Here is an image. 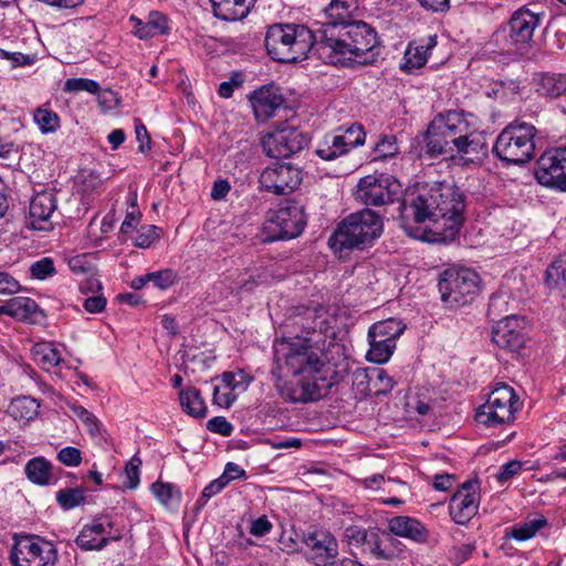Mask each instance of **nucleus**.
Segmentation results:
<instances>
[{
	"label": "nucleus",
	"instance_id": "nucleus-55",
	"mask_svg": "<svg viewBox=\"0 0 566 566\" xmlns=\"http://www.w3.org/2000/svg\"><path fill=\"white\" fill-rule=\"evenodd\" d=\"M160 229L156 226H149L143 229L142 232L135 238L134 244L138 248H149L156 240L159 239Z\"/></svg>",
	"mask_w": 566,
	"mask_h": 566
},
{
	"label": "nucleus",
	"instance_id": "nucleus-5",
	"mask_svg": "<svg viewBox=\"0 0 566 566\" xmlns=\"http://www.w3.org/2000/svg\"><path fill=\"white\" fill-rule=\"evenodd\" d=\"M544 18L545 12L537 6L525 4L520 7L494 32V43L502 52L524 54L532 48L534 34Z\"/></svg>",
	"mask_w": 566,
	"mask_h": 566
},
{
	"label": "nucleus",
	"instance_id": "nucleus-43",
	"mask_svg": "<svg viewBox=\"0 0 566 566\" xmlns=\"http://www.w3.org/2000/svg\"><path fill=\"white\" fill-rule=\"evenodd\" d=\"M70 408L73 415L83 422L91 437L97 438L102 434L101 423L91 411L81 405H71Z\"/></svg>",
	"mask_w": 566,
	"mask_h": 566
},
{
	"label": "nucleus",
	"instance_id": "nucleus-28",
	"mask_svg": "<svg viewBox=\"0 0 566 566\" xmlns=\"http://www.w3.org/2000/svg\"><path fill=\"white\" fill-rule=\"evenodd\" d=\"M436 45V36H430L427 44L413 45L410 43L405 51L400 69L409 74L421 69L428 61L430 50Z\"/></svg>",
	"mask_w": 566,
	"mask_h": 566
},
{
	"label": "nucleus",
	"instance_id": "nucleus-30",
	"mask_svg": "<svg viewBox=\"0 0 566 566\" xmlns=\"http://www.w3.org/2000/svg\"><path fill=\"white\" fill-rule=\"evenodd\" d=\"M454 150L459 154L470 156L471 160L474 158L480 159L488 154L485 137L473 126L471 132H469L468 137L460 142L454 147Z\"/></svg>",
	"mask_w": 566,
	"mask_h": 566
},
{
	"label": "nucleus",
	"instance_id": "nucleus-37",
	"mask_svg": "<svg viewBox=\"0 0 566 566\" xmlns=\"http://www.w3.org/2000/svg\"><path fill=\"white\" fill-rule=\"evenodd\" d=\"M405 328L406 326L401 321L388 318L373 324L368 332L374 336L386 338L391 344H396V340L403 333Z\"/></svg>",
	"mask_w": 566,
	"mask_h": 566
},
{
	"label": "nucleus",
	"instance_id": "nucleus-10",
	"mask_svg": "<svg viewBox=\"0 0 566 566\" xmlns=\"http://www.w3.org/2000/svg\"><path fill=\"white\" fill-rule=\"evenodd\" d=\"M518 409V398L513 388L500 384L491 394L485 403L480 406L475 412L479 423L488 427L511 422Z\"/></svg>",
	"mask_w": 566,
	"mask_h": 566
},
{
	"label": "nucleus",
	"instance_id": "nucleus-26",
	"mask_svg": "<svg viewBox=\"0 0 566 566\" xmlns=\"http://www.w3.org/2000/svg\"><path fill=\"white\" fill-rule=\"evenodd\" d=\"M356 0H332L324 10L325 21L321 28L345 25L354 22L353 13L357 10Z\"/></svg>",
	"mask_w": 566,
	"mask_h": 566
},
{
	"label": "nucleus",
	"instance_id": "nucleus-23",
	"mask_svg": "<svg viewBox=\"0 0 566 566\" xmlns=\"http://www.w3.org/2000/svg\"><path fill=\"white\" fill-rule=\"evenodd\" d=\"M56 209V200L51 192H40L32 197L29 209L31 228L35 230L50 229L49 220Z\"/></svg>",
	"mask_w": 566,
	"mask_h": 566
},
{
	"label": "nucleus",
	"instance_id": "nucleus-29",
	"mask_svg": "<svg viewBox=\"0 0 566 566\" xmlns=\"http://www.w3.org/2000/svg\"><path fill=\"white\" fill-rule=\"evenodd\" d=\"M546 285L566 300V255L557 258L546 271Z\"/></svg>",
	"mask_w": 566,
	"mask_h": 566
},
{
	"label": "nucleus",
	"instance_id": "nucleus-14",
	"mask_svg": "<svg viewBox=\"0 0 566 566\" xmlns=\"http://www.w3.org/2000/svg\"><path fill=\"white\" fill-rule=\"evenodd\" d=\"M308 137L294 126H279L262 138V147L269 157H289L303 150Z\"/></svg>",
	"mask_w": 566,
	"mask_h": 566
},
{
	"label": "nucleus",
	"instance_id": "nucleus-20",
	"mask_svg": "<svg viewBox=\"0 0 566 566\" xmlns=\"http://www.w3.org/2000/svg\"><path fill=\"white\" fill-rule=\"evenodd\" d=\"M522 319L516 315H509L492 327V342L510 352L520 350L525 344Z\"/></svg>",
	"mask_w": 566,
	"mask_h": 566
},
{
	"label": "nucleus",
	"instance_id": "nucleus-1",
	"mask_svg": "<svg viewBox=\"0 0 566 566\" xmlns=\"http://www.w3.org/2000/svg\"><path fill=\"white\" fill-rule=\"evenodd\" d=\"M302 335L283 337L273 345L274 359L283 361L296 377L294 381L277 384L280 396L292 403H307L322 399L334 385L335 368L323 358L325 340L316 331L317 323L313 311L293 322Z\"/></svg>",
	"mask_w": 566,
	"mask_h": 566
},
{
	"label": "nucleus",
	"instance_id": "nucleus-8",
	"mask_svg": "<svg viewBox=\"0 0 566 566\" xmlns=\"http://www.w3.org/2000/svg\"><path fill=\"white\" fill-rule=\"evenodd\" d=\"M9 554L12 566H53L57 560L55 545L38 535L14 534Z\"/></svg>",
	"mask_w": 566,
	"mask_h": 566
},
{
	"label": "nucleus",
	"instance_id": "nucleus-56",
	"mask_svg": "<svg viewBox=\"0 0 566 566\" xmlns=\"http://www.w3.org/2000/svg\"><path fill=\"white\" fill-rule=\"evenodd\" d=\"M207 429L210 432L229 437L233 432V426L222 416L213 417L207 422Z\"/></svg>",
	"mask_w": 566,
	"mask_h": 566
},
{
	"label": "nucleus",
	"instance_id": "nucleus-19",
	"mask_svg": "<svg viewBox=\"0 0 566 566\" xmlns=\"http://www.w3.org/2000/svg\"><path fill=\"white\" fill-rule=\"evenodd\" d=\"M273 222L280 229L281 239L300 235L306 226L304 206L295 200L286 201L276 210Z\"/></svg>",
	"mask_w": 566,
	"mask_h": 566
},
{
	"label": "nucleus",
	"instance_id": "nucleus-38",
	"mask_svg": "<svg viewBox=\"0 0 566 566\" xmlns=\"http://www.w3.org/2000/svg\"><path fill=\"white\" fill-rule=\"evenodd\" d=\"M546 525L547 520L544 516L528 520L514 525L511 528L510 536L518 542H524L535 536V534Z\"/></svg>",
	"mask_w": 566,
	"mask_h": 566
},
{
	"label": "nucleus",
	"instance_id": "nucleus-45",
	"mask_svg": "<svg viewBox=\"0 0 566 566\" xmlns=\"http://www.w3.org/2000/svg\"><path fill=\"white\" fill-rule=\"evenodd\" d=\"M357 548L378 557V552L381 546L382 533L377 528H366Z\"/></svg>",
	"mask_w": 566,
	"mask_h": 566
},
{
	"label": "nucleus",
	"instance_id": "nucleus-27",
	"mask_svg": "<svg viewBox=\"0 0 566 566\" xmlns=\"http://www.w3.org/2000/svg\"><path fill=\"white\" fill-rule=\"evenodd\" d=\"M438 125L433 118L424 136V151L432 158L439 155H452L454 151V146L449 143L447 135Z\"/></svg>",
	"mask_w": 566,
	"mask_h": 566
},
{
	"label": "nucleus",
	"instance_id": "nucleus-63",
	"mask_svg": "<svg viewBox=\"0 0 566 566\" xmlns=\"http://www.w3.org/2000/svg\"><path fill=\"white\" fill-rule=\"evenodd\" d=\"M130 21L134 22V29H133V33L142 39V40H145V39H149V38H153V32H151V29L149 28L148 25V21L147 22H143L142 20L137 19L136 17L132 15L130 17Z\"/></svg>",
	"mask_w": 566,
	"mask_h": 566
},
{
	"label": "nucleus",
	"instance_id": "nucleus-47",
	"mask_svg": "<svg viewBox=\"0 0 566 566\" xmlns=\"http://www.w3.org/2000/svg\"><path fill=\"white\" fill-rule=\"evenodd\" d=\"M55 273L56 269L54 266V261L49 256H44L33 262L30 266V274L34 280L43 281L52 277Z\"/></svg>",
	"mask_w": 566,
	"mask_h": 566
},
{
	"label": "nucleus",
	"instance_id": "nucleus-34",
	"mask_svg": "<svg viewBox=\"0 0 566 566\" xmlns=\"http://www.w3.org/2000/svg\"><path fill=\"white\" fill-rule=\"evenodd\" d=\"M369 349L367 350V360L375 364L387 363L394 354L396 344H391L386 338L374 336L368 332Z\"/></svg>",
	"mask_w": 566,
	"mask_h": 566
},
{
	"label": "nucleus",
	"instance_id": "nucleus-4",
	"mask_svg": "<svg viewBox=\"0 0 566 566\" xmlns=\"http://www.w3.org/2000/svg\"><path fill=\"white\" fill-rule=\"evenodd\" d=\"M317 30L303 24H273L269 27L264 44L272 60L294 63L304 60L311 50L317 52Z\"/></svg>",
	"mask_w": 566,
	"mask_h": 566
},
{
	"label": "nucleus",
	"instance_id": "nucleus-41",
	"mask_svg": "<svg viewBox=\"0 0 566 566\" xmlns=\"http://www.w3.org/2000/svg\"><path fill=\"white\" fill-rule=\"evenodd\" d=\"M391 535L390 533H382L381 546L377 559L392 560L403 555L405 545Z\"/></svg>",
	"mask_w": 566,
	"mask_h": 566
},
{
	"label": "nucleus",
	"instance_id": "nucleus-35",
	"mask_svg": "<svg viewBox=\"0 0 566 566\" xmlns=\"http://www.w3.org/2000/svg\"><path fill=\"white\" fill-rule=\"evenodd\" d=\"M40 405L36 399L22 396L14 398L8 408V412L15 420L30 421L33 420L39 413Z\"/></svg>",
	"mask_w": 566,
	"mask_h": 566
},
{
	"label": "nucleus",
	"instance_id": "nucleus-57",
	"mask_svg": "<svg viewBox=\"0 0 566 566\" xmlns=\"http://www.w3.org/2000/svg\"><path fill=\"white\" fill-rule=\"evenodd\" d=\"M523 468V463L518 460H512L503 465H501L499 472L495 474V478L500 483H505L506 481L511 480L513 476H515L517 473L521 472Z\"/></svg>",
	"mask_w": 566,
	"mask_h": 566
},
{
	"label": "nucleus",
	"instance_id": "nucleus-54",
	"mask_svg": "<svg viewBox=\"0 0 566 566\" xmlns=\"http://www.w3.org/2000/svg\"><path fill=\"white\" fill-rule=\"evenodd\" d=\"M56 458L66 467H77L82 462V452L75 447H65L57 452Z\"/></svg>",
	"mask_w": 566,
	"mask_h": 566
},
{
	"label": "nucleus",
	"instance_id": "nucleus-49",
	"mask_svg": "<svg viewBox=\"0 0 566 566\" xmlns=\"http://www.w3.org/2000/svg\"><path fill=\"white\" fill-rule=\"evenodd\" d=\"M99 84L90 78H69L64 83L65 92H88L92 94H96L99 91Z\"/></svg>",
	"mask_w": 566,
	"mask_h": 566
},
{
	"label": "nucleus",
	"instance_id": "nucleus-13",
	"mask_svg": "<svg viewBox=\"0 0 566 566\" xmlns=\"http://www.w3.org/2000/svg\"><path fill=\"white\" fill-rule=\"evenodd\" d=\"M304 557L314 566H334L339 548L336 537L327 530L315 528L303 533Z\"/></svg>",
	"mask_w": 566,
	"mask_h": 566
},
{
	"label": "nucleus",
	"instance_id": "nucleus-36",
	"mask_svg": "<svg viewBox=\"0 0 566 566\" xmlns=\"http://www.w3.org/2000/svg\"><path fill=\"white\" fill-rule=\"evenodd\" d=\"M537 92L548 98H557L566 94V76L562 74H542Z\"/></svg>",
	"mask_w": 566,
	"mask_h": 566
},
{
	"label": "nucleus",
	"instance_id": "nucleus-21",
	"mask_svg": "<svg viewBox=\"0 0 566 566\" xmlns=\"http://www.w3.org/2000/svg\"><path fill=\"white\" fill-rule=\"evenodd\" d=\"M254 116L259 122H265L273 117L285 99L279 87L273 84L261 86L249 96Z\"/></svg>",
	"mask_w": 566,
	"mask_h": 566
},
{
	"label": "nucleus",
	"instance_id": "nucleus-2",
	"mask_svg": "<svg viewBox=\"0 0 566 566\" xmlns=\"http://www.w3.org/2000/svg\"><path fill=\"white\" fill-rule=\"evenodd\" d=\"M402 228L412 237L411 222H433L434 241L454 240L464 221L465 197L454 184L441 181L418 189L416 196L400 205Z\"/></svg>",
	"mask_w": 566,
	"mask_h": 566
},
{
	"label": "nucleus",
	"instance_id": "nucleus-48",
	"mask_svg": "<svg viewBox=\"0 0 566 566\" xmlns=\"http://www.w3.org/2000/svg\"><path fill=\"white\" fill-rule=\"evenodd\" d=\"M149 282L160 290H167L178 281L177 273L171 269H165L149 273Z\"/></svg>",
	"mask_w": 566,
	"mask_h": 566
},
{
	"label": "nucleus",
	"instance_id": "nucleus-24",
	"mask_svg": "<svg viewBox=\"0 0 566 566\" xmlns=\"http://www.w3.org/2000/svg\"><path fill=\"white\" fill-rule=\"evenodd\" d=\"M390 534L410 539L418 544L428 541L429 533L424 525L417 518L406 515L394 516L388 521Z\"/></svg>",
	"mask_w": 566,
	"mask_h": 566
},
{
	"label": "nucleus",
	"instance_id": "nucleus-3",
	"mask_svg": "<svg viewBox=\"0 0 566 566\" xmlns=\"http://www.w3.org/2000/svg\"><path fill=\"white\" fill-rule=\"evenodd\" d=\"M317 54L332 59L347 55V60L361 65L373 63L379 45L376 30L364 21L317 29Z\"/></svg>",
	"mask_w": 566,
	"mask_h": 566
},
{
	"label": "nucleus",
	"instance_id": "nucleus-60",
	"mask_svg": "<svg viewBox=\"0 0 566 566\" xmlns=\"http://www.w3.org/2000/svg\"><path fill=\"white\" fill-rule=\"evenodd\" d=\"M475 546L472 543L462 544L453 547L452 549V558L455 564H462L467 559L470 558L472 553L474 552Z\"/></svg>",
	"mask_w": 566,
	"mask_h": 566
},
{
	"label": "nucleus",
	"instance_id": "nucleus-15",
	"mask_svg": "<svg viewBox=\"0 0 566 566\" xmlns=\"http://www.w3.org/2000/svg\"><path fill=\"white\" fill-rule=\"evenodd\" d=\"M365 138L364 127L358 123L348 127H338L334 135L325 136L315 153L324 160H334L350 149L364 145Z\"/></svg>",
	"mask_w": 566,
	"mask_h": 566
},
{
	"label": "nucleus",
	"instance_id": "nucleus-32",
	"mask_svg": "<svg viewBox=\"0 0 566 566\" xmlns=\"http://www.w3.org/2000/svg\"><path fill=\"white\" fill-rule=\"evenodd\" d=\"M179 401L182 410L193 418H203L207 415V406L199 389L189 387L181 389Z\"/></svg>",
	"mask_w": 566,
	"mask_h": 566
},
{
	"label": "nucleus",
	"instance_id": "nucleus-40",
	"mask_svg": "<svg viewBox=\"0 0 566 566\" xmlns=\"http://www.w3.org/2000/svg\"><path fill=\"white\" fill-rule=\"evenodd\" d=\"M83 488H65L56 492L55 500L64 511L73 510L85 503Z\"/></svg>",
	"mask_w": 566,
	"mask_h": 566
},
{
	"label": "nucleus",
	"instance_id": "nucleus-51",
	"mask_svg": "<svg viewBox=\"0 0 566 566\" xmlns=\"http://www.w3.org/2000/svg\"><path fill=\"white\" fill-rule=\"evenodd\" d=\"M377 158L392 157L398 154L396 136H384L375 146Z\"/></svg>",
	"mask_w": 566,
	"mask_h": 566
},
{
	"label": "nucleus",
	"instance_id": "nucleus-53",
	"mask_svg": "<svg viewBox=\"0 0 566 566\" xmlns=\"http://www.w3.org/2000/svg\"><path fill=\"white\" fill-rule=\"evenodd\" d=\"M226 478L219 476L211 481L203 490L200 497L197 500L198 506H203L208 500L220 493L227 486Z\"/></svg>",
	"mask_w": 566,
	"mask_h": 566
},
{
	"label": "nucleus",
	"instance_id": "nucleus-59",
	"mask_svg": "<svg viewBox=\"0 0 566 566\" xmlns=\"http://www.w3.org/2000/svg\"><path fill=\"white\" fill-rule=\"evenodd\" d=\"M272 523L265 515H262L251 522L250 533L254 536L261 537L270 533Z\"/></svg>",
	"mask_w": 566,
	"mask_h": 566
},
{
	"label": "nucleus",
	"instance_id": "nucleus-50",
	"mask_svg": "<svg viewBox=\"0 0 566 566\" xmlns=\"http://www.w3.org/2000/svg\"><path fill=\"white\" fill-rule=\"evenodd\" d=\"M142 465V460L137 455H134L125 467V475L126 481L124 482V486L134 490L139 484V468Z\"/></svg>",
	"mask_w": 566,
	"mask_h": 566
},
{
	"label": "nucleus",
	"instance_id": "nucleus-18",
	"mask_svg": "<svg viewBox=\"0 0 566 566\" xmlns=\"http://www.w3.org/2000/svg\"><path fill=\"white\" fill-rule=\"evenodd\" d=\"M478 482L465 481L450 501V514L457 524H465L478 512Z\"/></svg>",
	"mask_w": 566,
	"mask_h": 566
},
{
	"label": "nucleus",
	"instance_id": "nucleus-42",
	"mask_svg": "<svg viewBox=\"0 0 566 566\" xmlns=\"http://www.w3.org/2000/svg\"><path fill=\"white\" fill-rule=\"evenodd\" d=\"M33 118L40 130L44 134L54 133L60 127L57 114L49 108H36Z\"/></svg>",
	"mask_w": 566,
	"mask_h": 566
},
{
	"label": "nucleus",
	"instance_id": "nucleus-22",
	"mask_svg": "<svg viewBox=\"0 0 566 566\" xmlns=\"http://www.w3.org/2000/svg\"><path fill=\"white\" fill-rule=\"evenodd\" d=\"M434 118L439 124L438 126L441 127L447 135L449 143L454 147L468 137L469 132H471L474 126L470 120L473 118L471 114H464L458 111H448L437 115Z\"/></svg>",
	"mask_w": 566,
	"mask_h": 566
},
{
	"label": "nucleus",
	"instance_id": "nucleus-52",
	"mask_svg": "<svg viewBox=\"0 0 566 566\" xmlns=\"http://www.w3.org/2000/svg\"><path fill=\"white\" fill-rule=\"evenodd\" d=\"M148 25L151 29L153 35L167 34L170 31L168 19L159 11H151L148 14Z\"/></svg>",
	"mask_w": 566,
	"mask_h": 566
},
{
	"label": "nucleus",
	"instance_id": "nucleus-46",
	"mask_svg": "<svg viewBox=\"0 0 566 566\" xmlns=\"http://www.w3.org/2000/svg\"><path fill=\"white\" fill-rule=\"evenodd\" d=\"M220 379L223 386L230 391H244L251 382V378L243 370L237 373L224 371L220 376Z\"/></svg>",
	"mask_w": 566,
	"mask_h": 566
},
{
	"label": "nucleus",
	"instance_id": "nucleus-44",
	"mask_svg": "<svg viewBox=\"0 0 566 566\" xmlns=\"http://www.w3.org/2000/svg\"><path fill=\"white\" fill-rule=\"evenodd\" d=\"M12 317L18 319H28L32 317L39 310L36 302L30 297L11 298Z\"/></svg>",
	"mask_w": 566,
	"mask_h": 566
},
{
	"label": "nucleus",
	"instance_id": "nucleus-17",
	"mask_svg": "<svg viewBox=\"0 0 566 566\" xmlns=\"http://www.w3.org/2000/svg\"><path fill=\"white\" fill-rule=\"evenodd\" d=\"M302 170L292 164H274L260 175V187L275 195L294 191L302 181Z\"/></svg>",
	"mask_w": 566,
	"mask_h": 566
},
{
	"label": "nucleus",
	"instance_id": "nucleus-58",
	"mask_svg": "<svg viewBox=\"0 0 566 566\" xmlns=\"http://www.w3.org/2000/svg\"><path fill=\"white\" fill-rule=\"evenodd\" d=\"M20 289L19 282L11 274L0 271V294H14Z\"/></svg>",
	"mask_w": 566,
	"mask_h": 566
},
{
	"label": "nucleus",
	"instance_id": "nucleus-9",
	"mask_svg": "<svg viewBox=\"0 0 566 566\" xmlns=\"http://www.w3.org/2000/svg\"><path fill=\"white\" fill-rule=\"evenodd\" d=\"M441 300L448 306L470 303L479 291V275L470 269H448L439 280Z\"/></svg>",
	"mask_w": 566,
	"mask_h": 566
},
{
	"label": "nucleus",
	"instance_id": "nucleus-64",
	"mask_svg": "<svg viewBox=\"0 0 566 566\" xmlns=\"http://www.w3.org/2000/svg\"><path fill=\"white\" fill-rule=\"evenodd\" d=\"M235 400V395L233 391L221 392L219 387H214L213 389V401L221 406L229 408Z\"/></svg>",
	"mask_w": 566,
	"mask_h": 566
},
{
	"label": "nucleus",
	"instance_id": "nucleus-39",
	"mask_svg": "<svg viewBox=\"0 0 566 566\" xmlns=\"http://www.w3.org/2000/svg\"><path fill=\"white\" fill-rule=\"evenodd\" d=\"M156 499L166 507H177L181 500L180 491L169 483L156 482L151 485Z\"/></svg>",
	"mask_w": 566,
	"mask_h": 566
},
{
	"label": "nucleus",
	"instance_id": "nucleus-12",
	"mask_svg": "<svg viewBox=\"0 0 566 566\" xmlns=\"http://www.w3.org/2000/svg\"><path fill=\"white\" fill-rule=\"evenodd\" d=\"M400 182L388 175H368L357 184L356 199L366 206H384L398 199Z\"/></svg>",
	"mask_w": 566,
	"mask_h": 566
},
{
	"label": "nucleus",
	"instance_id": "nucleus-62",
	"mask_svg": "<svg viewBox=\"0 0 566 566\" xmlns=\"http://www.w3.org/2000/svg\"><path fill=\"white\" fill-rule=\"evenodd\" d=\"M83 306L88 313H101L106 306V298L103 295H93L84 301Z\"/></svg>",
	"mask_w": 566,
	"mask_h": 566
},
{
	"label": "nucleus",
	"instance_id": "nucleus-11",
	"mask_svg": "<svg viewBox=\"0 0 566 566\" xmlns=\"http://www.w3.org/2000/svg\"><path fill=\"white\" fill-rule=\"evenodd\" d=\"M122 538L123 533L115 527L111 515H97L82 526L75 538V544L84 552H99L111 542H119Z\"/></svg>",
	"mask_w": 566,
	"mask_h": 566
},
{
	"label": "nucleus",
	"instance_id": "nucleus-6",
	"mask_svg": "<svg viewBox=\"0 0 566 566\" xmlns=\"http://www.w3.org/2000/svg\"><path fill=\"white\" fill-rule=\"evenodd\" d=\"M382 232L380 216L370 209H363L346 217L329 238V245L343 250L364 249L371 244Z\"/></svg>",
	"mask_w": 566,
	"mask_h": 566
},
{
	"label": "nucleus",
	"instance_id": "nucleus-25",
	"mask_svg": "<svg viewBox=\"0 0 566 566\" xmlns=\"http://www.w3.org/2000/svg\"><path fill=\"white\" fill-rule=\"evenodd\" d=\"M256 0H210L214 17L224 21L244 19Z\"/></svg>",
	"mask_w": 566,
	"mask_h": 566
},
{
	"label": "nucleus",
	"instance_id": "nucleus-33",
	"mask_svg": "<svg viewBox=\"0 0 566 566\" xmlns=\"http://www.w3.org/2000/svg\"><path fill=\"white\" fill-rule=\"evenodd\" d=\"M28 479L38 485H48L52 478V464L43 457H36L25 464Z\"/></svg>",
	"mask_w": 566,
	"mask_h": 566
},
{
	"label": "nucleus",
	"instance_id": "nucleus-16",
	"mask_svg": "<svg viewBox=\"0 0 566 566\" xmlns=\"http://www.w3.org/2000/svg\"><path fill=\"white\" fill-rule=\"evenodd\" d=\"M535 178L545 187L566 191V147L545 151L536 163Z\"/></svg>",
	"mask_w": 566,
	"mask_h": 566
},
{
	"label": "nucleus",
	"instance_id": "nucleus-31",
	"mask_svg": "<svg viewBox=\"0 0 566 566\" xmlns=\"http://www.w3.org/2000/svg\"><path fill=\"white\" fill-rule=\"evenodd\" d=\"M31 354L33 360L44 370H50L62 361L61 352L51 342L36 343Z\"/></svg>",
	"mask_w": 566,
	"mask_h": 566
},
{
	"label": "nucleus",
	"instance_id": "nucleus-7",
	"mask_svg": "<svg viewBox=\"0 0 566 566\" xmlns=\"http://www.w3.org/2000/svg\"><path fill=\"white\" fill-rule=\"evenodd\" d=\"M536 133L532 124L515 119L500 133L492 150L502 161L523 165L534 157Z\"/></svg>",
	"mask_w": 566,
	"mask_h": 566
},
{
	"label": "nucleus",
	"instance_id": "nucleus-61",
	"mask_svg": "<svg viewBox=\"0 0 566 566\" xmlns=\"http://www.w3.org/2000/svg\"><path fill=\"white\" fill-rule=\"evenodd\" d=\"M366 528L357 525H350L345 528L344 531V539L345 542L350 545L357 547L360 539L363 538V534Z\"/></svg>",
	"mask_w": 566,
	"mask_h": 566
}]
</instances>
